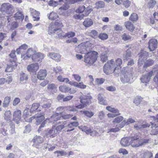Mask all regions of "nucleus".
I'll use <instances>...</instances> for the list:
<instances>
[{
  "label": "nucleus",
  "mask_w": 158,
  "mask_h": 158,
  "mask_svg": "<svg viewBox=\"0 0 158 158\" xmlns=\"http://www.w3.org/2000/svg\"><path fill=\"white\" fill-rule=\"evenodd\" d=\"M79 99L81 103L76 106V108L81 109L90 104L91 103V100L92 98V96L89 95L83 94L80 96Z\"/></svg>",
  "instance_id": "obj_1"
},
{
  "label": "nucleus",
  "mask_w": 158,
  "mask_h": 158,
  "mask_svg": "<svg viewBox=\"0 0 158 158\" xmlns=\"http://www.w3.org/2000/svg\"><path fill=\"white\" fill-rule=\"evenodd\" d=\"M97 54L95 51L87 53L85 56L84 61L90 65L92 64L97 60Z\"/></svg>",
  "instance_id": "obj_2"
},
{
  "label": "nucleus",
  "mask_w": 158,
  "mask_h": 158,
  "mask_svg": "<svg viewBox=\"0 0 158 158\" xmlns=\"http://www.w3.org/2000/svg\"><path fill=\"white\" fill-rule=\"evenodd\" d=\"M103 71L106 74H110L114 72L117 73L116 68L114 66V60L112 59L105 64L103 67Z\"/></svg>",
  "instance_id": "obj_3"
},
{
  "label": "nucleus",
  "mask_w": 158,
  "mask_h": 158,
  "mask_svg": "<svg viewBox=\"0 0 158 158\" xmlns=\"http://www.w3.org/2000/svg\"><path fill=\"white\" fill-rule=\"evenodd\" d=\"M0 10L11 16L14 12L15 9L13 6L10 3H4L1 6Z\"/></svg>",
  "instance_id": "obj_4"
},
{
  "label": "nucleus",
  "mask_w": 158,
  "mask_h": 158,
  "mask_svg": "<svg viewBox=\"0 0 158 158\" xmlns=\"http://www.w3.org/2000/svg\"><path fill=\"white\" fill-rule=\"evenodd\" d=\"M158 70H156L155 68L149 72L143 75L140 78L141 82L143 83H148L150 81L152 77Z\"/></svg>",
  "instance_id": "obj_5"
},
{
  "label": "nucleus",
  "mask_w": 158,
  "mask_h": 158,
  "mask_svg": "<svg viewBox=\"0 0 158 158\" xmlns=\"http://www.w3.org/2000/svg\"><path fill=\"white\" fill-rule=\"evenodd\" d=\"M57 133V132L55 129V126H53L52 129L48 131H44L42 133V135L44 137L53 138L56 136Z\"/></svg>",
  "instance_id": "obj_6"
},
{
  "label": "nucleus",
  "mask_w": 158,
  "mask_h": 158,
  "mask_svg": "<svg viewBox=\"0 0 158 158\" xmlns=\"http://www.w3.org/2000/svg\"><path fill=\"white\" fill-rule=\"evenodd\" d=\"M100 51L102 52L100 56L101 60L103 62H106L108 59L107 54L109 50L107 48L104 47L101 48Z\"/></svg>",
  "instance_id": "obj_7"
},
{
  "label": "nucleus",
  "mask_w": 158,
  "mask_h": 158,
  "mask_svg": "<svg viewBox=\"0 0 158 158\" xmlns=\"http://www.w3.org/2000/svg\"><path fill=\"white\" fill-rule=\"evenodd\" d=\"M148 52L144 50H141L140 52L139 53V58L138 60V65L141 66L143 64L144 61L147 59V57L148 56Z\"/></svg>",
  "instance_id": "obj_8"
},
{
  "label": "nucleus",
  "mask_w": 158,
  "mask_h": 158,
  "mask_svg": "<svg viewBox=\"0 0 158 158\" xmlns=\"http://www.w3.org/2000/svg\"><path fill=\"white\" fill-rule=\"evenodd\" d=\"M44 114L41 112L38 114H36L34 116H32L30 118L29 122H31L33 119L35 118L36 124V125H39L44 119Z\"/></svg>",
  "instance_id": "obj_9"
},
{
  "label": "nucleus",
  "mask_w": 158,
  "mask_h": 158,
  "mask_svg": "<svg viewBox=\"0 0 158 158\" xmlns=\"http://www.w3.org/2000/svg\"><path fill=\"white\" fill-rule=\"evenodd\" d=\"M32 141L33 143V146L38 148L39 144L43 142L44 138L40 136L36 135L33 138Z\"/></svg>",
  "instance_id": "obj_10"
},
{
  "label": "nucleus",
  "mask_w": 158,
  "mask_h": 158,
  "mask_svg": "<svg viewBox=\"0 0 158 158\" xmlns=\"http://www.w3.org/2000/svg\"><path fill=\"white\" fill-rule=\"evenodd\" d=\"M39 69V65L37 63H34L28 65L27 67V71L31 73H35Z\"/></svg>",
  "instance_id": "obj_11"
},
{
  "label": "nucleus",
  "mask_w": 158,
  "mask_h": 158,
  "mask_svg": "<svg viewBox=\"0 0 158 158\" xmlns=\"http://www.w3.org/2000/svg\"><path fill=\"white\" fill-rule=\"evenodd\" d=\"M158 41L155 39H152L148 42V48L151 51L154 50L157 48Z\"/></svg>",
  "instance_id": "obj_12"
},
{
  "label": "nucleus",
  "mask_w": 158,
  "mask_h": 158,
  "mask_svg": "<svg viewBox=\"0 0 158 158\" xmlns=\"http://www.w3.org/2000/svg\"><path fill=\"white\" fill-rule=\"evenodd\" d=\"M132 76V74L131 73L129 72H125L122 75L121 78V81L123 83H129Z\"/></svg>",
  "instance_id": "obj_13"
},
{
  "label": "nucleus",
  "mask_w": 158,
  "mask_h": 158,
  "mask_svg": "<svg viewBox=\"0 0 158 158\" xmlns=\"http://www.w3.org/2000/svg\"><path fill=\"white\" fill-rule=\"evenodd\" d=\"M139 138V136H134L131 138L130 144L132 147H138L140 146V141L138 140Z\"/></svg>",
  "instance_id": "obj_14"
},
{
  "label": "nucleus",
  "mask_w": 158,
  "mask_h": 158,
  "mask_svg": "<svg viewBox=\"0 0 158 158\" xmlns=\"http://www.w3.org/2000/svg\"><path fill=\"white\" fill-rule=\"evenodd\" d=\"M151 124L152 125V130L150 131V134L151 135H156L158 134V123L155 122L152 123L151 122Z\"/></svg>",
  "instance_id": "obj_15"
},
{
  "label": "nucleus",
  "mask_w": 158,
  "mask_h": 158,
  "mask_svg": "<svg viewBox=\"0 0 158 158\" xmlns=\"http://www.w3.org/2000/svg\"><path fill=\"white\" fill-rule=\"evenodd\" d=\"M44 58L43 54L41 53L38 52L34 54L32 57V60L35 62L41 61Z\"/></svg>",
  "instance_id": "obj_16"
},
{
  "label": "nucleus",
  "mask_w": 158,
  "mask_h": 158,
  "mask_svg": "<svg viewBox=\"0 0 158 158\" xmlns=\"http://www.w3.org/2000/svg\"><path fill=\"white\" fill-rule=\"evenodd\" d=\"M122 63V60L120 58H118L114 62V66L117 71L118 74L120 72L121 67V65Z\"/></svg>",
  "instance_id": "obj_17"
},
{
  "label": "nucleus",
  "mask_w": 158,
  "mask_h": 158,
  "mask_svg": "<svg viewBox=\"0 0 158 158\" xmlns=\"http://www.w3.org/2000/svg\"><path fill=\"white\" fill-rule=\"evenodd\" d=\"M66 124V121H60L57 122L56 124V127L55 128L57 133L61 132L62 129L64 127V125Z\"/></svg>",
  "instance_id": "obj_18"
},
{
  "label": "nucleus",
  "mask_w": 158,
  "mask_h": 158,
  "mask_svg": "<svg viewBox=\"0 0 158 158\" xmlns=\"http://www.w3.org/2000/svg\"><path fill=\"white\" fill-rule=\"evenodd\" d=\"M48 56L57 62H59L60 60L61 56L57 53L49 52L48 54Z\"/></svg>",
  "instance_id": "obj_19"
},
{
  "label": "nucleus",
  "mask_w": 158,
  "mask_h": 158,
  "mask_svg": "<svg viewBox=\"0 0 158 158\" xmlns=\"http://www.w3.org/2000/svg\"><path fill=\"white\" fill-rule=\"evenodd\" d=\"M30 11L31 15L33 16V20L34 21H37L39 20V15L40 13L33 8H31Z\"/></svg>",
  "instance_id": "obj_20"
},
{
  "label": "nucleus",
  "mask_w": 158,
  "mask_h": 158,
  "mask_svg": "<svg viewBox=\"0 0 158 158\" xmlns=\"http://www.w3.org/2000/svg\"><path fill=\"white\" fill-rule=\"evenodd\" d=\"M16 11H17L14 15V17L15 20L18 19L23 20L24 18V16L22 12L20 11L18 8H16Z\"/></svg>",
  "instance_id": "obj_21"
},
{
  "label": "nucleus",
  "mask_w": 158,
  "mask_h": 158,
  "mask_svg": "<svg viewBox=\"0 0 158 158\" xmlns=\"http://www.w3.org/2000/svg\"><path fill=\"white\" fill-rule=\"evenodd\" d=\"M135 122V121L134 120L131 118H128L127 121L126 120H123L120 123L119 127H120V128H122L126 124L128 125L130 123H134Z\"/></svg>",
  "instance_id": "obj_22"
},
{
  "label": "nucleus",
  "mask_w": 158,
  "mask_h": 158,
  "mask_svg": "<svg viewBox=\"0 0 158 158\" xmlns=\"http://www.w3.org/2000/svg\"><path fill=\"white\" fill-rule=\"evenodd\" d=\"M28 78V76L27 74L23 72L20 73L19 80L21 83H26Z\"/></svg>",
  "instance_id": "obj_23"
},
{
  "label": "nucleus",
  "mask_w": 158,
  "mask_h": 158,
  "mask_svg": "<svg viewBox=\"0 0 158 158\" xmlns=\"http://www.w3.org/2000/svg\"><path fill=\"white\" fill-rule=\"evenodd\" d=\"M47 75L46 71L45 69H41L38 73L37 78L40 80H43Z\"/></svg>",
  "instance_id": "obj_24"
},
{
  "label": "nucleus",
  "mask_w": 158,
  "mask_h": 158,
  "mask_svg": "<svg viewBox=\"0 0 158 158\" xmlns=\"http://www.w3.org/2000/svg\"><path fill=\"white\" fill-rule=\"evenodd\" d=\"M21 113L20 110H17L14 113L13 118L14 120L19 121L21 118Z\"/></svg>",
  "instance_id": "obj_25"
},
{
  "label": "nucleus",
  "mask_w": 158,
  "mask_h": 158,
  "mask_svg": "<svg viewBox=\"0 0 158 158\" xmlns=\"http://www.w3.org/2000/svg\"><path fill=\"white\" fill-rule=\"evenodd\" d=\"M15 65V63L14 61L10 62L9 64H7L6 69L5 70V72H11L13 71V69Z\"/></svg>",
  "instance_id": "obj_26"
},
{
  "label": "nucleus",
  "mask_w": 158,
  "mask_h": 158,
  "mask_svg": "<svg viewBox=\"0 0 158 158\" xmlns=\"http://www.w3.org/2000/svg\"><path fill=\"white\" fill-rule=\"evenodd\" d=\"M58 28H57V27H55V25H54L53 23H51L49 27L48 33L50 34H53L58 31Z\"/></svg>",
  "instance_id": "obj_27"
},
{
  "label": "nucleus",
  "mask_w": 158,
  "mask_h": 158,
  "mask_svg": "<svg viewBox=\"0 0 158 158\" xmlns=\"http://www.w3.org/2000/svg\"><path fill=\"white\" fill-rule=\"evenodd\" d=\"M131 138L127 137H125L123 138L120 141V143L121 145L124 147L127 146L130 144L129 140H130Z\"/></svg>",
  "instance_id": "obj_28"
},
{
  "label": "nucleus",
  "mask_w": 158,
  "mask_h": 158,
  "mask_svg": "<svg viewBox=\"0 0 158 158\" xmlns=\"http://www.w3.org/2000/svg\"><path fill=\"white\" fill-rule=\"evenodd\" d=\"M126 28L129 31L132 32L135 29V27L133 24L129 21L126 22L125 23Z\"/></svg>",
  "instance_id": "obj_29"
},
{
  "label": "nucleus",
  "mask_w": 158,
  "mask_h": 158,
  "mask_svg": "<svg viewBox=\"0 0 158 158\" xmlns=\"http://www.w3.org/2000/svg\"><path fill=\"white\" fill-rule=\"evenodd\" d=\"M98 100L99 103L100 104L104 105H107L106 100L104 98L101 94H99L98 95Z\"/></svg>",
  "instance_id": "obj_30"
},
{
  "label": "nucleus",
  "mask_w": 158,
  "mask_h": 158,
  "mask_svg": "<svg viewBox=\"0 0 158 158\" xmlns=\"http://www.w3.org/2000/svg\"><path fill=\"white\" fill-rule=\"evenodd\" d=\"M11 99V97H6L4 100L3 102L2 103L3 106L4 107H7L10 102Z\"/></svg>",
  "instance_id": "obj_31"
},
{
  "label": "nucleus",
  "mask_w": 158,
  "mask_h": 158,
  "mask_svg": "<svg viewBox=\"0 0 158 158\" xmlns=\"http://www.w3.org/2000/svg\"><path fill=\"white\" fill-rule=\"evenodd\" d=\"M143 62L144 63L143 68H147L153 65L154 64V61L152 59H149Z\"/></svg>",
  "instance_id": "obj_32"
},
{
  "label": "nucleus",
  "mask_w": 158,
  "mask_h": 158,
  "mask_svg": "<svg viewBox=\"0 0 158 158\" xmlns=\"http://www.w3.org/2000/svg\"><path fill=\"white\" fill-rule=\"evenodd\" d=\"M93 24V22L90 19L87 18L85 19L83 23V25L86 27H88L91 26Z\"/></svg>",
  "instance_id": "obj_33"
},
{
  "label": "nucleus",
  "mask_w": 158,
  "mask_h": 158,
  "mask_svg": "<svg viewBox=\"0 0 158 158\" xmlns=\"http://www.w3.org/2000/svg\"><path fill=\"white\" fill-rule=\"evenodd\" d=\"M93 45V44L90 43L89 41H86L85 43H82L80 44L79 45V47H80L81 46H82L83 45H85L86 48H87V50L88 51L90 49H92V46Z\"/></svg>",
  "instance_id": "obj_34"
},
{
  "label": "nucleus",
  "mask_w": 158,
  "mask_h": 158,
  "mask_svg": "<svg viewBox=\"0 0 158 158\" xmlns=\"http://www.w3.org/2000/svg\"><path fill=\"white\" fill-rule=\"evenodd\" d=\"M121 37L122 39L125 41L130 40L131 39V37L128 33L123 32H122Z\"/></svg>",
  "instance_id": "obj_35"
},
{
  "label": "nucleus",
  "mask_w": 158,
  "mask_h": 158,
  "mask_svg": "<svg viewBox=\"0 0 158 158\" xmlns=\"http://www.w3.org/2000/svg\"><path fill=\"white\" fill-rule=\"evenodd\" d=\"M95 5V8L99 9L104 8L105 6V3L103 1H99L96 3Z\"/></svg>",
  "instance_id": "obj_36"
},
{
  "label": "nucleus",
  "mask_w": 158,
  "mask_h": 158,
  "mask_svg": "<svg viewBox=\"0 0 158 158\" xmlns=\"http://www.w3.org/2000/svg\"><path fill=\"white\" fill-rule=\"evenodd\" d=\"M27 48V45L25 44H24L21 46L19 48L16 49V52L17 54H19L23 52V50H25Z\"/></svg>",
  "instance_id": "obj_37"
},
{
  "label": "nucleus",
  "mask_w": 158,
  "mask_h": 158,
  "mask_svg": "<svg viewBox=\"0 0 158 158\" xmlns=\"http://www.w3.org/2000/svg\"><path fill=\"white\" fill-rule=\"evenodd\" d=\"M64 111H65V107L64 106L59 107L56 109V110L57 115H61L63 113Z\"/></svg>",
  "instance_id": "obj_38"
},
{
  "label": "nucleus",
  "mask_w": 158,
  "mask_h": 158,
  "mask_svg": "<svg viewBox=\"0 0 158 158\" xmlns=\"http://www.w3.org/2000/svg\"><path fill=\"white\" fill-rule=\"evenodd\" d=\"M138 19V15L136 13H132L129 18V19L133 22L137 21Z\"/></svg>",
  "instance_id": "obj_39"
},
{
  "label": "nucleus",
  "mask_w": 158,
  "mask_h": 158,
  "mask_svg": "<svg viewBox=\"0 0 158 158\" xmlns=\"http://www.w3.org/2000/svg\"><path fill=\"white\" fill-rule=\"evenodd\" d=\"M60 91L65 93H68L70 89V88L65 85H61L59 87Z\"/></svg>",
  "instance_id": "obj_40"
},
{
  "label": "nucleus",
  "mask_w": 158,
  "mask_h": 158,
  "mask_svg": "<svg viewBox=\"0 0 158 158\" xmlns=\"http://www.w3.org/2000/svg\"><path fill=\"white\" fill-rule=\"evenodd\" d=\"M77 48L80 51V52L82 54H85L88 51L85 46V45L79 47V45L77 46Z\"/></svg>",
  "instance_id": "obj_41"
},
{
  "label": "nucleus",
  "mask_w": 158,
  "mask_h": 158,
  "mask_svg": "<svg viewBox=\"0 0 158 158\" xmlns=\"http://www.w3.org/2000/svg\"><path fill=\"white\" fill-rule=\"evenodd\" d=\"M81 113L82 114H84L88 117L90 118L93 116L94 115L93 112L91 111H90L87 110L82 111L81 110L80 111Z\"/></svg>",
  "instance_id": "obj_42"
},
{
  "label": "nucleus",
  "mask_w": 158,
  "mask_h": 158,
  "mask_svg": "<svg viewBox=\"0 0 158 158\" xmlns=\"http://www.w3.org/2000/svg\"><path fill=\"white\" fill-rule=\"evenodd\" d=\"M40 104L38 103H34L32 105L30 109V112H32L36 110L37 111H40V110H37Z\"/></svg>",
  "instance_id": "obj_43"
},
{
  "label": "nucleus",
  "mask_w": 158,
  "mask_h": 158,
  "mask_svg": "<svg viewBox=\"0 0 158 158\" xmlns=\"http://www.w3.org/2000/svg\"><path fill=\"white\" fill-rule=\"evenodd\" d=\"M57 79L58 81L61 82H65L67 83L69 81V79L68 78H64L61 75L58 76Z\"/></svg>",
  "instance_id": "obj_44"
},
{
  "label": "nucleus",
  "mask_w": 158,
  "mask_h": 158,
  "mask_svg": "<svg viewBox=\"0 0 158 158\" xmlns=\"http://www.w3.org/2000/svg\"><path fill=\"white\" fill-rule=\"evenodd\" d=\"M156 67H155L156 70H158L155 73H157V74L154 77L153 81L155 83L157 86L158 87V65L155 66Z\"/></svg>",
  "instance_id": "obj_45"
},
{
  "label": "nucleus",
  "mask_w": 158,
  "mask_h": 158,
  "mask_svg": "<svg viewBox=\"0 0 158 158\" xmlns=\"http://www.w3.org/2000/svg\"><path fill=\"white\" fill-rule=\"evenodd\" d=\"M48 89L52 92H54L56 90V87L55 85L53 84H48L47 86Z\"/></svg>",
  "instance_id": "obj_46"
},
{
  "label": "nucleus",
  "mask_w": 158,
  "mask_h": 158,
  "mask_svg": "<svg viewBox=\"0 0 158 158\" xmlns=\"http://www.w3.org/2000/svg\"><path fill=\"white\" fill-rule=\"evenodd\" d=\"M78 128L82 131L85 132L86 133L89 134V132L90 131V128H89L85 126H80Z\"/></svg>",
  "instance_id": "obj_47"
},
{
  "label": "nucleus",
  "mask_w": 158,
  "mask_h": 158,
  "mask_svg": "<svg viewBox=\"0 0 158 158\" xmlns=\"http://www.w3.org/2000/svg\"><path fill=\"white\" fill-rule=\"evenodd\" d=\"M123 119V118L122 116H118L115 118L112 121L113 123H119Z\"/></svg>",
  "instance_id": "obj_48"
},
{
  "label": "nucleus",
  "mask_w": 158,
  "mask_h": 158,
  "mask_svg": "<svg viewBox=\"0 0 158 158\" xmlns=\"http://www.w3.org/2000/svg\"><path fill=\"white\" fill-rule=\"evenodd\" d=\"M58 17L57 14L53 11L50 13L48 16L49 19L51 20H54L56 19Z\"/></svg>",
  "instance_id": "obj_49"
},
{
  "label": "nucleus",
  "mask_w": 158,
  "mask_h": 158,
  "mask_svg": "<svg viewBox=\"0 0 158 158\" xmlns=\"http://www.w3.org/2000/svg\"><path fill=\"white\" fill-rule=\"evenodd\" d=\"M92 10L91 6H89L86 8H85L84 13L83 14H84L85 16H87L89 15Z\"/></svg>",
  "instance_id": "obj_50"
},
{
  "label": "nucleus",
  "mask_w": 158,
  "mask_h": 158,
  "mask_svg": "<svg viewBox=\"0 0 158 158\" xmlns=\"http://www.w3.org/2000/svg\"><path fill=\"white\" fill-rule=\"evenodd\" d=\"M5 118L7 120H9L11 117V114L10 110H7L4 113Z\"/></svg>",
  "instance_id": "obj_51"
},
{
  "label": "nucleus",
  "mask_w": 158,
  "mask_h": 158,
  "mask_svg": "<svg viewBox=\"0 0 158 158\" xmlns=\"http://www.w3.org/2000/svg\"><path fill=\"white\" fill-rule=\"evenodd\" d=\"M85 16L84 14H76L73 16V18L75 19L80 20L82 19Z\"/></svg>",
  "instance_id": "obj_52"
},
{
  "label": "nucleus",
  "mask_w": 158,
  "mask_h": 158,
  "mask_svg": "<svg viewBox=\"0 0 158 158\" xmlns=\"http://www.w3.org/2000/svg\"><path fill=\"white\" fill-rule=\"evenodd\" d=\"M54 153L55 154H57V157H58L60 156H63L67 154V153L64 151H57L55 152Z\"/></svg>",
  "instance_id": "obj_53"
},
{
  "label": "nucleus",
  "mask_w": 158,
  "mask_h": 158,
  "mask_svg": "<svg viewBox=\"0 0 158 158\" xmlns=\"http://www.w3.org/2000/svg\"><path fill=\"white\" fill-rule=\"evenodd\" d=\"M142 98L140 96H137L135 97L134 102L136 104V106H138L141 102Z\"/></svg>",
  "instance_id": "obj_54"
},
{
  "label": "nucleus",
  "mask_w": 158,
  "mask_h": 158,
  "mask_svg": "<svg viewBox=\"0 0 158 158\" xmlns=\"http://www.w3.org/2000/svg\"><path fill=\"white\" fill-rule=\"evenodd\" d=\"M59 4H60L58 3L57 1H56L53 0H50L48 3V5L50 6L53 7H56Z\"/></svg>",
  "instance_id": "obj_55"
},
{
  "label": "nucleus",
  "mask_w": 158,
  "mask_h": 158,
  "mask_svg": "<svg viewBox=\"0 0 158 158\" xmlns=\"http://www.w3.org/2000/svg\"><path fill=\"white\" fill-rule=\"evenodd\" d=\"M58 31L56 33L57 34L59 37H66V33L62 31L59 28H58Z\"/></svg>",
  "instance_id": "obj_56"
},
{
  "label": "nucleus",
  "mask_w": 158,
  "mask_h": 158,
  "mask_svg": "<svg viewBox=\"0 0 158 158\" xmlns=\"http://www.w3.org/2000/svg\"><path fill=\"white\" fill-rule=\"evenodd\" d=\"M156 2L154 0L150 1L148 4V7L149 8H152L155 6Z\"/></svg>",
  "instance_id": "obj_57"
},
{
  "label": "nucleus",
  "mask_w": 158,
  "mask_h": 158,
  "mask_svg": "<svg viewBox=\"0 0 158 158\" xmlns=\"http://www.w3.org/2000/svg\"><path fill=\"white\" fill-rule=\"evenodd\" d=\"M131 51L128 50H127L126 52V53L124 55L123 57L125 59L127 60L129 59V57L131 56Z\"/></svg>",
  "instance_id": "obj_58"
},
{
  "label": "nucleus",
  "mask_w": 158,
  "mask_h": 158,
  "mask_svg": "<svg viewBox=\"0 0 158 158\" xmlns=\"http://www.w3.org/2000/svg\"><path fill=\"white\" fill-rule=\"evenodd\" d=\"M119 124L118 125V127H116L114 128H110L108 130V131L107 132H116L117 131H118L119 130V128H120L119 127Z\"/></svg>",
  "instance_id": "obj_59"
},
{
  "label": "nucleus",
  "mask_w": 158,
  "mask_h": 158,
  "mask_svg": "<svg viewBox=\"0 0 158 158\" xmlns=\"http://www.w3.org/2000/svg\"><path fill=\"white\" fill-rule=\"evenodd\" d=\"M77 111V110L76 108H75L73 106H68V107H65V111Z\"/></svg>",
  "instance_id": "obj_60"
},
{
  "label": "nucleus",
  "mask_w": 158,
  "mask_h": 158,
  "mask_svg": "<svg viewBox=\"0 0 158 158\" xmlns=\"http://www.w3.org/2000/svg\"><path fill=\"white\" fill-rule=\"evenodd\" d=\"M85 9V6H81L76 10V12L77 13H82L84 11Z\"/></svg>",
  "instance_id": "obj_61"
},
{
  "label": "nucleus",
  "mask_w": 158,
  "mask_h": 158,
  "mask_svg": "<svg viewBox=\"0 0 158 158\" xmlns=\"http://www.w3.org/2000/svg\"><path fill=\"white\" fill-rule=\"evenodd\" d=\"M75 35V32L70 31L66 33V37L68 38H70L74 37Z\"/></svg>",
  "instance_id": "obj_62"
},
{
  "label": "nucleus",
  "mask_w": 158,
  "mask_h": 158,
  "mask_svg": "<svg viewBox=\"0 0 158 158\" xmlns=\"http://www.w3.org/2000/svg\"><path fill=\"white\" fill-rule=\"evenodd\" d=\"M105 115V114L103 111H99L98 114V117L101 120H102L104 119Z\"/></svg>",
  "instance_id": "obj_63"
},
{
  "label": "nucleus",
  "mask_w": 158,
  "mask_h": 158,
  "mask_svg": "<svg viewBox=\"0 0 158 158\" xmlns=\"http://www.w3.org/2000/svg\"><path fill=\"white\" fill-rule=\"evenodd\" d=\"M51 105V102L48 101L45 103H44L42 107L44 108H48L50 107Z\"/></svg>",
  "instance_id": "obj_64"
}]
</instances>
